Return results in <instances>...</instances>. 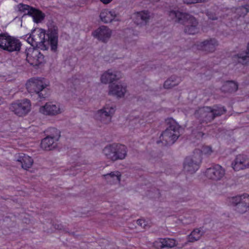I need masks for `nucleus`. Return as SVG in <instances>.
<instances>
[{
	"instance_id": "nucleus-1",
	"label": "nucleus",
	"mask_w": 249,
	"mask_h": 249,
	"mask_svg": "<svg viewBox=\"0 0 249 249\" xmlns=\"http://www.w3.org/2000/svg\"><path fill=\"white\" fill-rule=\"evenodd\" d=\"M169 17L175 22L185 25L184 32L189 35H195L199 32L198 22L191 15L179 11L171 10Z\"/></svg>"
},
{
	"instance_id": "nucleus-2",
	"label": "nucleus",
	"mask_w": 249,
	"mask_h": 249,
	"mask_svg": "<svg viewBox=\"0 0 249 249\" xmlns=\"http://www.w3.org/2000/svg\"><path fill=\"white\" fill-rule=\"evenodd\" d=\"M166 122L169 126L160 137V142L165 145L174 143L180 136L179 124L172 118L167 119Z\"/></svg>"
},
{
	"instance_id": "nucleus-3",
	"label": "nucleus",
	"mask_w": 249,
	"mask_h": 249,
	"mask_svg": "<svg viewBox=\"0 0 249 249\" xmlns=\"http://www.w3.org/2000/svg\"><path fill=\"white\" fill-rule=\"evenodd\" d=\"M127 152L125 146L115 143L107 145L102 150L105 157L112 162L124 159L127 156Z\"/></svg>"
},
{
	"instance_id": "nucleus-4",
	"label": "nucleus",
	"mask_w": 249,
	"mask_h": 249,
	"mask_svg": "<svg viewBox=\"0 0 249 249\" xmlns=\"http://www.w3.org/2000/svg\"><path fill=\"white\" fill-rule=\"evenodd\" d=\"M115 111V106L111 104H107L102 108L96 111L95 117L101 123L107 124L111 123Z\"/></svg>"
},
{
	"instance_id": "nucleus-5",
	"label": "nucleus",
	"mask_w": 249,
	"mask_h": 249,
	"mask_svg": "<svg viewBox=\"0 0 249 249\" xmlns=\"http://www.w3.org/2000/svg\"><path fill=\"white\" fill-rule=\"evenodd\" d=\"M201 159L200 151L196 150L193 155L185 159L183 164L184 171L190 174L195 173L199 167Z\"/></svg>"
},
{
	"instance_id": "nucleus-6",
	"label": "nucleus",
	"mask_w": 249,
	"mask_h": 249,
	"mask_svg": "<svg viewBox=\"0 0 249 249\" xmlns=\"http://www.w3.org/2000/svg\"><path fill=\"white\" fill-rule=\"evenodd\" d=\"M229 201L235 207V211L239 213H244L249 210V195L248 194L230 197Z\"/></svg>"
},
{
	"instance_id": "nucleus-7",
	"label": "nucleus",
	"mask_w": 249,
	"mask_h": 249,
	"mask_svg": "<svg viewBox=\"0 0 249 249\" xmlns=\"http://www.w3.org/2000/svg\"><path fill=\"white\" fill-rule=\"evenodd\" d=\"M21 45V43L18 39L10 36L0 35V47L4 50L10 52L19 51Z\"/></svg>"
},
{
	"instance_id": "nucleus-8",
	"label": "nucleus",
	"mask_w": 249,
	"mask_h": 249,
	"mask_svg": "<svg viewBox=\"0 0 249 249\" xmlns=\"http://www.w3.org/2000/svg\"><path fill=\"white\" fill-rule=\"evenodd\" d=\"M31 104L30 100L23 99L18 100L11 104L10 109L18 116L27 114L31 110Z\"/></svg>"
},
{
	"instance_id": "nucleus-9",
	"label": "nucleus",
	"mask_w": 249,
	"mask_h": 249,
	"mask_svg": "<svg viewBox=\"0 0 249 249\" xmlns=\"http://www.w3.org/2000/svg\"><path fill=\"white\" fill-rule=\"evenodd\" d=\"M25 39L33 47L45 45V32L41 29H36L31 34L26 35Z\"/></svg>"
},
{
	"instance_id": "nucleus-10",
	"label": "nucleus",
	"mask_w": 249,
	"mask_h": 249,
	"mask_svg": "<svg viewBox=\"0 0 249 249\" xmlns=\"http://www.w3.org/2000/svg\"><path fill=\"white\" fill-rule=\"evenodd\" d=\"M26 60L33 66H38L45 62L44 55L38 49L35 48H29L26 50Z\"/></svg>"
},
{
	"instance_id": "nucleus-11",
	"label": "nucleus",
	"mask_w": 249,
	"mask_h": 249,
	"mask_svg": "<svg viewBox=\"0 0 249 249\" xmlns=\"http://www.w3.org/2000/svg\"><path fill=\"white\" fill-rule=\"evenodd\" d=\"M28 91L32 93H36L40 98H44L41 92L47 86L42 80L39 78L30 79L26 84Z\"/></svg>"
},
{
	"instance_id": "nucleus-12",
	"label": "nucleus",
	"mask_w": 249,
	"mask_h": 249,
	"mask_svg": "<svg viewBox=\"0 0 249 249\" xmlns=\"http://www.w3.org/2000/svg\"><path fill=\"white\" fill-rule=\"evenodd\" d=\"M63 107L59 104L53 102L46 103L39 108V112L45 115L55 116L62 113Z\"/></svg>"
},
{
	"instance_id": "nucleus-13",
	"label": "nucleus",
	"mask_w": 249,
	"mask_h": 249,
	"mask_svg": "<svg viewBox=\"0 0 249 249\" xmlns=\"http://www.w3.org/2000/svg\"><path fill=\"white\" fill-rule=\"evenodd\" d=\"M219 45V42L215 38H209L202 41L197 42L196 47L197 50L207 53H213L215 51Z\"/></svg>"
},
{
	"instance_id": "nucleus-14",
	"label": "nucleus",
	"mask_w": 249,
	"mask_h": 249,
	"mask_svg": "<svg viewBox=\"0 0 249 249\" xmlns=\"http://www.w3.org/2000/svg\"><path fill=\"white\" fill-rule=\"evenodd\" d=\"M225 175V169L216 164L206 169L205 175L207 178L214 181L221 180Z\"/></svg>"
},
{
	"instance_id": "nucleus-15",
	"label": "nucleus",
	"mask_w": 249,
	"mask_h": 249,
	"mask_svg": "<svg viewBox=\"0 0 249 249\" xmlns=\"http://www.w3.org/2000/svg\"><path fill=\"white\" fill-rule=\"evenodd\" d=\"M195 115L200 123H208L213 120L212 107H210L199 108L196 111Z\"/></svg>"
},
{
	"instance_id": "nucleus-16",
	"label": "nucleus",
	"mask_w": 249,
	"mask_h": 249,
	"mask_svg": "<svg viewBox=\"0 0 249 249\" xmlns=\"http://www.w3.org/2000/svg\"><path fill=\"white\" fill-rule=\"evenodd\" d=\"M231 167L235 171L249 168V157L243 154L237 155L231 163Z\"/></svg>"
},
{
	"instance_id": "nucleus-17",
	"label": "nucleus",
	"mask_w": 249,
	"mask_h": 249,
	"mask_svg": "<svg viewBox=\"0 0 249 249\" xmlns=\"http://www.w3.org/2000/svg\"><path fill=\"white\" fill-rule=\"evenodd\" d=\"M126 91V85L122 82L112 83L108 86V94L110 95L121 98L124 96Z\"/></svg>"
},
{
	"instance_id": "nucleus-18",
	"label": "nucleus",
	"mask_w": 249,
	"mask_h": 249,
	"mask_svg": "<svg viewBox=\"0 0 249 249\" xmlns=\"http://www.w3.org/2000/svg\"><path fill=\"white\" fill-rule=\"evenodd\" d=\"M112 34L111 30L107 27L102 26L93 32V36L102 42H107Z\"/></svg>"
},
{
	"instance_id": "nucleus-19",
	"label": "nucleus",
	"mask_w": 249,
	"mask_h": 249,
	"mask_svg": "<svg viewBox=\"0 0 249 249\" xmlns=\"http://www.w3.org/2000/svg\"><path fill=\"white\" fill-rule=\"evenodd\" d=\"M121 76L120 72L117 71L108 70L101 75L100 81L101 83L107 84L108 83H112L114 81L120 79Z\"/></svg>"
},
{
	"instance_id": "nucleus-20",
	"label": "nucleus",
	"mask_w": 249,
	"mask_h": 249,
	"mask_svg": "<svg viewBox=\"0 0 249 249\" xmlns=\"http://www.w3.org/2000/svg\"><path fill=\"white\" fill-rule=\"evenodd\" d=\"M152 18V14L147 10L141 11L134 14L135 23L138 25H146Z\"/></svg>"
},
{
	"instance_id": "nucleus-21",
	"label": "nucleus",
	"mask_w": 249,
	"mask_h": 249,
	"mask_svg": "<svg viewBox=\"0 0 249 249\" xmlns=\"http://www.w3.org/2000/svg\"><path fill=\"white\" fill-rule=\"evenodd\" d=\"M16 160L21 164V167L25 170L30 168L34 163L32 157L23 153L18 154L16 156Z\"/></svg>"
},
{
	"instance_id": "nucleus-22",
	"label": "nucleus",
	"mask_w": 249,
	"mask_h": 249,
	"mask_svg": "<svg viewBox=\"0 0 249 249\" xmlns=\"http://www.w3.org/2000/svg\"><path fill=\"white\" fill-rule=\"evenodd\" d=\"M122 174L118 171L111 172L110 173L102 175L104 179L111 184L120 183L121 181Z\"/></svg>"
},
{
	"instance_id": "nucleus-23",
	"label": "nucleus",
	"mask_w": 249,
	"mask_h": 249,
	"mask_svg": "<svg viewBox=\"0 0 249 249\" xmlns=\"http://www.w3.org/2000/svg\"><path fill=\"white\" fill-rule=\"evenodd\" d=\"M116 17V14L114 11H109L104 9L101 11L100 14L101 20L104 23L111 22Z\"/></svg>"
},
{
	"instance_id": "nucleus-24",
	"label": "nucleus",
	"mask_w": 249,
	"mask_h": 249,
	"mask_svg": "<svg viewBox=\"0 0 249 249\" xmlns=\"http://www.w3.org/2000/svg\"><path fill=\"white\" fill-rule=\"evenodd\" d=\"M233 58L235 60H237L239 63L243 65L249 64V42L248 44L246 51L235 55Z\"/></svg>"
},
{
	"instance_id": "nucleus-25",
	"label": "nucleus",
	"mask_w": 249,
	"mask_h": 249,
	"mask_svg": "<svg viewBox=\"0 0 249 249\" xmlns=\"http://www.w3.org/2000/svg\"><path fill=\"white\" fill-rule=\"evenodd\" d=\"M56 141L48 136L43 139L41 142V148L47 151L52 150L56 148Z\"/></svg>"
},
{
	"instance_id": "nucleus-26",
	"label": "nucleus",
	"mask_w": 249,
	"mask_h": 249,
	"mask_svg": "<svg viewBox=\"0 0 249 249\" xmlns=\"http://www.w3.org/2000/svg\"><path fill=\"white\" fill-rule=\"evenodd\" d=\"M181 79L175 75H172L164 83L163 87L165 89H170L177 86L181 82Z\"/></svg>"
},
{
	"instance_id": "nucleus-27",
	"label": "nucleus",
	"mask_w": 249,
	"mask_h": 249,
	"mask_svg": "<svg viewBox=\"0 0 249 249\" xmlns=\"http://www.w3.org/2000/svg\"><path fill=\"white\" fill-rule=\"evenodd\" d=\"M204 233V232L202 228H196L188 236V240L190 242L198 241Z\"/></svg>"
},
{
	"instance_id": "nucleus-28",
	"label": "nucleus",
	"mask_w": 249,
	"mask_h": 249,
	"mask_svg": "<svg viewBox=\"0 0 249 249\" xmlns=\"http://www.w3.org/2000/svg\"><path fill=\"white\" fill-rule=\"evenodd\" d=\"M237 89V84L233 81H227L221 87L222 90L225 92H235Z\"/></svg>"
},
{
	"instance_id": "nucleus-29",
	"label": "nucleus",
	"mask_w": 249,
	"mask_h": 249,
	"mask_svg": "<svg viewBox=\"0 0 249 249\" xmlns=\"http://www.w3.org/2000/svg\"><path fill=\"white\" fill-rule=\"evenodd\" d=\"M51 45V50L55 52L57 48L58 36L56 33L51 32L48 35V41Z\"/></svg>"
},
{
	"instance_id": "nucleus-30",
	"label": "nucleus",
	"mask_w": 249,
	"mask_h": 249,
	"mask_svg": "<svg viewBox=\"0 0 249 249\" xmlns=\"http://www.w3.org/2000/svg\"><path fill=\"white\" fill-rule=\"evenodd\" d=\"M29 15L32 16L34 21L36 23L40 22L44 18L43 15L40 11L34 8L31 10Z\"/></svg>"
},
{
	"instance_id": "nucleus-31",
	"label": "nucleus",
	"mask_w": 249,
	"mask_h": 249,
	"mask_svg": "<svg viewBox=\"0 0 249 249\" xmlns=\"http://www.w3.org/2000/svg\"><path fill=\"white\" fill-rule=\"evenodd\" d=\"M212 110L213 116V119L216 117L220 116L225 114L227 111L224 107L221 106H214L213 108L212 107Z\"/></svg>"
},
{
	"instance_id": "nucleus-32",
	"label": "nucleus",
	"mask_w": 249,
	"mask_h": 249,
	"mask_svg": "<svg viewBox=\"0 0 249 249\" xmlns=\"http://www.w3.org/2000/svg\"><path fill=\"white\" fill-rule=\"evenodd\" d=\"M17 9L18 11L21 13H23L24 15H30L33 8L30 7L28 5L20 3L17 5Z\"/></svg>"
},
{
	"instance_id": "nucleus-33",
	"label": "nucleus",
	"mask_w": 249,
	"mask_h": 249,
	"mask_svg": "<svg viewBox=\"0 0 249 249\" xmlns=\"http://www.w3.org/2000/svg\"><path fill=\"white\" fill-rule=\"evenodd\" d=\"M50 134L48 136L57 142L60 137V131L55 128H52L50 129Z\"/></svg>"
},
{
	"instance_id": "nucleus-34",
	"label": "nucleus",
	"mask_w": 249,
	"mask_h": 249,
	"mask_svg": "<svg viewBox=\"0 0 249 249\" xmlns=\"http://www.w3.org/2000/svg\"><path fill=\"white\" fill-rule=\"evenodd\" d=\"M162 241H163L164 248H172L176 246L177 243L176 240L173 239H163Z\"/></svg>"
},
{
	"instance_id": "nucleus-35",
	"label": "nucleus",
	"mask_w": 249,
	"mask_h": 249,
	"mask_svg": "<svg viewBox=\"0 0 249 249\" xmlns=\"http://www.w3.org/2000/svg\"><path fill=\"white\" fill-rule=\"evenodd\" d=\"M249 10V6L246 5L245 6H241L236 9V12L239 14L240 16H244L246 15Z\"/></svg>"
},
{
	"instance_id": "nucleus-36",
	"label": "nucleus",
	"mask_w": 249,
	"mask_h": 249,
	"mask_svg": "<svg viewBox=\"0 0 249 249\" xmlns=\"http://www.w3.org/2000/svg\"><path fill=\"white\" fill-rule=\"evenodd\" d=\"M162 238L159 239L154 242V247L157 249H161L164 248L163 241Z\"/></svg>"
},
{
	"instance_id": "nucleus-37",
	"label": "nucleus",
	"mask_w": 249,
	"mask_h": 249,
	"mask_svg": "<svg viewBox=\"0 0 249 249\" xmlns=\"http://www.w3.org/2000/svg\"><path fill=\"white\" fill-rule=\"evenodd\" d=\"M202 152L205 154L210 155L213 152V150L211 147L205 146L203 147L202 149Z\"/></svg>"
},
{
	"instance_id": "nucleus-38",
	"label": "nucleus",
	"mask_w": 249,
	"mask_h": 249,
	"mask_svg": "<svg viewBox=\"0 0 249 249\" xmlns=\"http://www.w3.org/2000/svg\"><path fill=\"white\" fill-rule=\"evenodd\" d=\"M137 223L138 225L143 229H145L148 227L146 222L144 219H139L137 220Z\"/></svg>"
},
{
	"instance_id": "nucleus-39",
	"label": "nucleus",
	"mask_w": 249,
	"mask_h": 249,
	"mask_svg": "<svg viewBox=\"0 0 249 249\" xmlns=\"http://www.w3.org/2000/svg\"><path fill=\"white\" fill-rule=\"evenodd\" d=\"M101 2L105 4H107L112 1V0H100Z\"/></svg>"
},
{
	"instance_id": "nucleus-40",
	"label": "nucleus",
	"mask_w": 249,
	"mask_h": 249,
	"mask_svg": "<svg viewBox=\"0 0 249 249\" xmlns=\"http://www.w3.org/2000/svg\"><path fill=\"white\" fill-rule=\"evenodd\" d=\"M209 18H210V19H212V20H215L217 19V18L214 17H209Z\"/></svg>"
},
{
	"instance_id": "nucleus-41",
	"label": "nucleus",
	"mask_w": 249,
	"mask_h": 249,
	"mask_svg": "<svg viewBox=\"0 0 249 249\" xmlns=\"http://www.w3.org/2000/svg\"><path fill=\"white\" fill-rule=\"evenodd\" d=\"M157 1H159V0H156Z\"/></svg>"
}]
</instances>
